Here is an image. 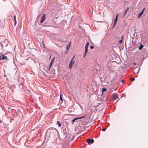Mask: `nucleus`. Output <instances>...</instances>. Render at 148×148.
I'll list each match as a JSON object with an SVG mask.
<instances>
[{
	"label": "nucleus",
	"mask_w": 148,
	"mask_h": 148,
	"mask_svg": "<svg viewBox=\"0 0 148 148\" xmlns=\"http://www.w3.org/2000/svg\"><path fill=\"white\" fill-rule=\"evenodd\" d=\"M75 61H73V60H71L69 66V68L70 69H72L73 65L75 63Z\"/></svg>",
	"instance_id": "nucleus-1"
},
{
	"label": "nucleus",
	"mask_w": 148,
	"mask_h": 148,
	"mask_svg": "<svg viewBox=\"0 0 148 148\" xmlns=\"http://www.w3.org/2000/svg\"><path fill=\"white\" fill-rule=\"evenodd\" d=\"M46 19V14H44L41 17V20L40 21V23H42L44 22Z\"/></svg>",
	"instance_id": "nucleus-2"
},
{
	"label": "nucleus",
	"mask_w": 148,
	"mask_h": 148,
	"mask_svg": "<svg viewBox=\"0 0 148 148\" xmlns=\"http://www.w3.org/2000/svg\"><path fill=\"white\" fill-rule=\"evenodd\" d=\"M118 95L117 94H114L112 95L113 99L116 100L118 98Z\"/></svg>",
	"instance_id": "nucleus-3"
},
{
	"label": "nucleus",
	"mask_w": 148,
	"mask_h": 148,
	"mask_svg": "<svg viewBox=\"0 0 148 148\" xmlns=\"http://www.w3.org/2000/svg\"><path fill=\"white\" fill-rule=\"evenodd\" d=\"M87 143L88 144H92L94 142V140L93 139H88L87 140Z\"/></svg>",
	"instance_id": "nucleus-4"
},
{
	"label": "nucleus",
	"mask_w": 148,
	"mask_h": 148,
	"mask_svg": "<svg viewBox=\"0 0 148 148\" xmlns=\"http://www.w3.org/2000/svg\"><path fill=\"white\" fill-rule=\"evenodd\" d=\"M118 16H119V14H117L116 15V18H115V20H114V24L113 25V26H115V25L117 21V20H118Z\"/></svg>",
	"instance_id": "nucleus-5"
},
{
	"label": "nucleus",
	"mask_w": 148,
	"mask_h": 148,
	"mask_svg": "<svg viewBox=\"0 0 148 148\" xmlns=\"http://www.w3.org/2000/svg\"><path fill=\"white\" fill-rule=\"evenodd\" d=\"M71 45V42H70L69 43V44L67 45L66 47V49L67 50L66 53L68 52V50H69V48L70 47V46Z\"/></svg>",
	"instance_id": "nucleus-6"
},
{
	"label": "nucleus",
	"mask_w": 148,
	"mask_h": 148,
	"mask_svg": "<svg viewBox=\"0 0 148 148\" xmlns=\"http://www.w3.org/2000/svg\"><path fill=\"white\" fill-rule=\"evenodd\" d=\"M25 43H26V44H27L29 45L31 43V41L30 40H27L26 39H25Z\"/></svg>",
	"instance_id": "nucleus-7"
},
{
	"label": "nucleus",
	"mask_w": 148,
	"mask_h": 148,
	"mask_svg": "<svg viewBox=\"0 0 148 148\" xmlns=\"http://www.w3.org/2000/svg\"><path fill=\"white\" fill-rule=\"evenodd\" d=\"M145 10V9H144L143 10L141 11V12L139 14V15L138 16V18H139L141 16V15H142L143 13V11L144 10Z\"/></svg>",
	"instance_id": "nucleus-8"
},
{
	"label": "nucleus",
	"mask_w": 148,
	"mask_h": 148,
	"mask_svg": "<svg viewBox=\"0 0 148 148\" xmlns=\"http://www.w3.org/2000/svg\"><path fill=\"white\" fill-rule=\"evenodd\" d=\"M1 57H2L1 59L2 60H3L5 59L7 60V57L6 56H3L2 55H1Z\"/></svg>",
	"instance_id": "nucleus-9"
},
{
	"label": "nucleus",
	"mask_w": 148,
	"mask_h": 148,
	"mask_svg": "<svg viewBox=\"0 0 148 148\" xmlns=\"http://www.w3.org/2000/svg\"><path fill=\"white\" fill-rule=\"evenodd\" d=\"M143 45L142 44H140V46L139 47V50H141L143 48Z\"/></svg>",
	"instance_id": "nucleus-10"
},
{
	"label": "nucleus",
	"mask_w": 148,
	"mask_h": 148,
	"mask_svg": "<svg viewBox=\"0 0 148 148\" xmlns=\"http://www.w3.org/2000/svg\"><path fill=\"white\" fill-rule=\"evenodd\" d=\"M55 60V58H53L51 60V62L50 64L51 65V66H52V64L53 63Z\"/></svg>",
	"instance_id": "nucleus-11"
},
{
	"label": "nucleus",
	"mask_w": 148,
	"mask_h": 148,
	"mask_svg": "<svg viewBox=\"0 0 148 148\" xmlns=\"http://www.w3.org/2000/svg\"><path fill=\"white\" fill-rule=\"evenodd\" d=\"M14 21H15L14 25H15L16 23V16L15 15L14 16Z\"/></svg>",
	"instance_id": "nucleus-12"
},
{
	"label": "nucleus",
	"mask_w": 148,
	"mask_h": 148,
	"mask_svg": "<svg viewBox=\"0 0 148 148\" xmlns=\"http://www.w3.org/2000/svg\"><path fill=\"white\" fill-rule=\"evenodd\" d=\"M84 118V116H82V117H77V118H75L74 119H75V120H77V119H79L83 118Z\"/></svg>",
	"instance_id": "nucleus-13"
},
{
	"label": "nucleus",
	"mask_w": 148,
	"mask_h": 148,
	"mask_svg": "<svg viewBox=\"0 0 148 148\" xmlns=\"http://www.w3.org/2000/svg\"><path fill=\"white\" fill-rule=\"evenodd\" d=\"M123 38H122V39L120 40H119L118 42L119 43L121 44V43L122 42L123 40Z\"/></svg>",
	"instance_id": "nucleus-14"
},
{
	"label": "nucleus",
	"mask_w": 148,
	"mask_h": 148,
	"mask_svg": "<svg viewBox=\"0 0 148 148\" xmlns=\"http://www.w3.org/2000/svg\"><path fill=\"white\" fill-rule=\"evenodd\" d=\"M102 92H104L106 91L107 90L106 89L104 88H103L102 89Z\"/></svg>",
	"instance_id": "nucleus-15"
},
{
	"label": "nucleus",
	"mask_w": 148,
	"mask_h": 148,
	"mask_svg": "<svg viewBox=\"0 0 148 148\" xmlns=\"http://www.w3.org/2000/svg\"><path fill=\"white\" fill-rule=\"evenodd\" d=\"M76 120H75V119H73L71 121V123L72 124H73L74 123V122H75V121Z\"/></svg>",
	"instance_id": "nucleus-16"
},
{
	"label": "nucleus",
	"mask_w": 148,
	"mask_h": 148,
	"mask_svg": "<svg viewBox=\"0 0 148 148\" xmlns=\"http://www.w3.org/2000/svg\"><path fill=\"white\" fill-rule=\"evenodd\" d=\"M88 51V47H85V53H86Z\"/></svg>",
	"instance_id": "nucleus-17"
},
{
	"label": "nucleus",
	"mask_w": 148,
	"mask_h": 148,
	"mask_svg": "<svg viewBox=\"0 0 148 148\" xmlns=\"http://www.w3.org/2000/svg\"><path fill=\"white\" fill-rule=\"evenodd\" d=\"M89 45V42H87L86 44V47H88V46Z\"/></svg>",
	"instance_id": "nucleus-18"
},
{
	"label": "nucleus",
	"mask_w": 148,
	"mask_h": 148,
	"mask_svg": "<svg viewBox=\"0 0 148 148\" xmlns=\"http://www.w3.org/2000/svg\"><path fill=\"white\" fill-rule=\"evenodd\" d=\"M57 123L58 124L59 127H60L61 126V124H60V123L59 122H58V121H57Z\"/></svg>",
	"instance_id": "nucleus-19"
},
{
	"label": "nucleus",
	"mask_w": 148,
	"mask_h": 148,
	"mask_svg": "<svg viewBox=\"0 0 148 148\" xmlns=\"http://www.w3.org/2000/svg\"><path fill=\"white\" fill-rule=\"evenodd\" d=\"M90 48L91 49H93L94 48V47L92 45L90 46Z\"/></svg>",
	"instance_id": "nucleus-20"
},
{
	"label": "nucleus",
	"mask_w": 148,
	"mask_h": 148,
	"mask_svg": "<svg viewBox=\"0 0 148 148\" xmlns=\"http://www.w3.org/2000/svg\"><path fill=\"white\" fill-rule=\"evenodd\" d=\"M135 80V78H132L131 79V80L132 81H133Z\"/></svg>",
	"instance_id": "nucleus-21"
},
{
	"label": "nucleus",
	"mask_w": 148,
	"mask_h": 148,
	"mask_svg": "<svg viewBox=\"0 0 148 148\" xmlns=\"http://www.w3.org/2000/svg\"><path fill=\"white\" fill-rule=\"evenodd\" d=\"M75 57V56H74L73 57V58H72V59H71V60H73V61H75V60H74V58Z\"/></svg>",
	"instance_id": "nucleus-22"
},
{
	"label": "nucleus",
	"mask_w": 148,
	"mask_h": 148,
	"mask_svg": "<svg viewBox=\"0 0 148 148\" xmlns=\"http://www.w3.org/2000/svg\"><path fill=\"white\" fill-rule=\"evenodd\" d=\"M60 99L61 101H62L63 99L62 97H61V95H60Z\"/></svg>",
	"instance_id": "nucleus-23"
},
{
	"label": "nucleus",
	"mask_w": 148,
	"mask_h": 148,
	"mask_svg": "<svg viewBox=\"0 0 148 148\" xmlns=\"http://www.w3.org/2000/svg\"><path fill=\"white\" fill-rule=\"evenodd\" d=\"M51 66V65L50 64L49 67V69H48V70H50Z\"/></svg>",
	"instance_id": "nucleus-24"
},
{
	"label": "nucleus",
	"mask_w": 148,
	"mask_h": 148,
	"mask_svg": "<svg viewBox=\"0 0 148 148\" xmlns=\"http://www.w3.org/2000/svg\"><path fill=\"white\" fill-rule=\"evenodd\" d=\"M127 11V10H126L125 11V13H124V16L125 14H126Z\"/></svg>",
	"instance_id": "nucleus-25"
},
{
	"label": "nucleus",
	"mask_w": 148,
	"mask_h": 148,
	"mask_svg": "<svg viewBox=\"0 0 148 148\" xmlns=\"http://www.w3.org/2000/svg\"><path fill=\"white\" fill-rule=\"evenodd\" d=\"M106 130V129H102V130L103 131H105Z\"/></svg>",
	"instance_id": "nucleus-26"
},
{
	"label": "nucleus",
	"mask_w": 148,
	"mask_h": 148,
	"mask_svg": "<svg viewBox=\"0 0 148 148\" xmlns=\"http://www.w3.org/2000/svg\"><path fill=\"white\" fill-rule=\"evenodd\" d=\"M86 53H85L84 55V57H85V56H86Z\"/></svg>",
	"instance_id": "nucleus-27"
},
{
	"label": "nucleus",
	"mask_w": 148,
	"mask_h": 148,
	"mask_svg": "<svg viewBox=\"0 0 148 148\" xmlns=\"http://www.w3.org/2000/svg\"><path fill=\"white\" fill-rule=\"evenodd\" d=\"M1 58H2V57H1V56H0V61L1 60H2Z\"/></svg>",
	"instance_id": "nucleus-28"
},
{
	"label": "nucleus",
	"mask_w": 148,
	"mask_h": 148,
	"mask_svg": "<svg viewBox=\"0 0 148 148\" xmlns=\"http://www.w3.org/2000/svg\"><path fill=\"white\" fill-rule=\"evenodd\" d=\"M43 45L44 47L45 48V44L44 43H43Z\"/></svg>",
	"instance_id": "nucleus-29"
},
{
	"label": "nucleus",
	"mask_w": 148,
	"mask_h": 148,
	"mask_svg": "<svg viewBox=\"0 0 148 148\" xmlns=\"http://www.w3.org/2000/svg\"><path fill=\"white\" fill-rule=\"evenodd\" d=\"M51 56H50L49 58V59H51Z\"/></svg>",
	"instance_id": "nucleus-30"
},
{
	"label": "nucleus",
	"mask_w": 148,
	"mask_h": 148,
	"mask_svg": "<svg viewBox=\"0 0 148 148\" xmlns=\"http://www.w3.org/2000/svg\"><path fill=\"white\" fill-rule=\"evenodd\" d=\"M124 81L123 80H122V83H123V82Z\"/></svg>",
	"instance_id": "nucleus-31"
},
{
	"label": "nucleus",
	"mask_w": 148,
	"mask_h": 148,
	"mask_svg": "<svg viewBox=\"0 0 148 148\" xmlns=\"http://www.w3.org/2000/svg\"><path fill=\"white\" fill-rule=\"evenodd\" d=\"M134 65H136V63L135 62L134 63Z\"/></svg>",
	"instance_id": "nucleus-32"
},
{
	"label": "nucleus",
	"mask_w": 148,
	"mask_h": 148,
	"mask_svg": "<svg viewBox=\"0 0 148 148\" xmlns=\"http://www.w3.org/2000/svg\"><path fill=\"white\" fill-rule=\"evenodd\" d=\"M43 41H42V43H43Z\"/></svg>",
	"instance_id": "nucleus-33"
},
{
	"label": "nucleus",
	"mask_w": 148,
	"mask_h": 148,
	"mask_svg": "<svg viewBox=\"0 0 148 148\" xmlns=\"http://www.w3.org/2000/svg\"><path fill=\"white\" fill-rule=\"evenodd\" d=\"M60 40H62L61 39H59Z\"/></svg>",
	"instance_id": "nucleus-34"
},
{
	"label": "nucleus",
	"mask_w": 148,
	"mask_h": 148,
	"mask_svg": "<svg viewBox=\"0 0 148 148\" xmlns=\"http://www.w3.org/2000/svg\"><path fill=\"white\" fill-rule=\"evenodd\" d=\"M138 71L137 73H138Z\"/></svg>",
	"instance_id": "nucleus-35"
}]
</instances>
